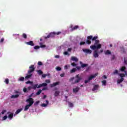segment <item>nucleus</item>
Returning <instances> with one entry per match:
<instances>
[{
    "instance_id": "obj_32",
    "label": "nucleus",
    "mask_w": 127,
    "mask_h": 127,
    "mask_svg": "<svg viewBox=\"0 0 127 127\" xmlns=\"http://www.w3.org/2000/svg\"><path fill=\"white\" fill-rule=\"evenodd\" d=\"M22 38H24V39H26L27 38V35L25 33H23L22 34Z\"/></svg>"
},
{
    "instance_id": "obj_27",
    "label": "nucleus",
    "mask_w": 127,
    "mask_h": 127,
    "mask_svg": "<svg viewBox=\"0 0 127 127\" xmlns=\"http://www.w3.org/2000/svg\"><path fill=\"white\" fill-rule=\"evenodd\" d=\"M41 92H42V90L41 89H39L38 92L36 93V95L37 96H39L40 94H41Z\"/></svg>"
},
{
    "instance_id": "obj_38",
    "label": "nucleus",
    "mask_w": 127,
    "mask_h": 127,
    "mask_svg": "<svg viewBox=\"0 0 127 127\" xmlns=\"http://www.w3.org/2000/svg\"><path fill=\"white\" fill-rule=\"evenodd\" d=\"M99 43H100V40H96L95 41V43H94V44H95V45H97V44H99Z\"/></svg>"
},
{
    "instance_id": "obj_2",
    "label": "nucleus",
    "mask_w": 127,
    "mask_h": 127,
    "mask_svg": "<svg viewBox=\"0 0 127 127\" xmlns=\"http://www.w3.org/2000/svg\"><path fill=\"white\" fill-rule=\"evenodd\" d=\"M26 103H28V105L30 106H32L33 104L34 103V100H33V98H29L28 99H26Z\"/></svg>"
},
{
    "instance_id": "obj_61",
    "label": "nucleus",
    "mask_w": 127,
    "mask_h": 127,
    "mask_svg": "<svg viewBox=\"0 0 127 127\" xmlns=\"http://www.w3.org/2000/svg\"><path fill=\"white\" fill-rule=\"evenodd\" d=\"M61 77H64L65 76V73H62L60 74Z\"/></svg>"
},
{
    "instance_id": "obj_34",
    "label": "nucleus",
    "mask_w": 127,
    "mask_h": 127,
    "mask_svg": "<svg viewBox=\"0 0 127 127\" xmlns=\"http://www.w3.org/2000/svg\"><path fill=\"white\" fill-rule=\"evenodd\" d=\"M90 48H91V49H93V50L97 49V47L95 45L91 46Z\"/></svg>"
},
{
    "instance_id": "obj_24",
    "label": "nucleus",
    "mask_w": 127,
    "mask_h": 127,
    "mask_svg": "<svg viewBox=\"0 0 127 127\" xmlns=\"http://www.w3.org/2000/svg\"><path fill=\"white\" fill-rule=\"evenodd\" d=\"M38 84H37L33 85V86H32V88L33 90H36V88H38Z\"/></svg>"
},
{
    "instance_id": "obj_23",
    "label": "nucleus",
    "mask_w": 127,
    "mask_h": 127,
    "mask_svg": "<svg viewBox=\"0 0 127 127\" xmlns=\"http://www.w3.org/2000/svg\"><path fill=\"white\" fill-rule=\"evenodd\" d=\"M21 111H22V108H20V109L17 110L15 112V114L18 115V114H19V113H20V112H21Z\"/></svg>"
},
{
    "instance_id": "obj_10",
    "label": "nucleus",
    "mask_w": 127,
    "mask_h": 127,
    "mask_svg": "<svg viewBox=\"0 0 127 127\" xmlns=\"http://www.w3.org/2000/svg\"><path fill=\"white\" fill-rule=\"evenodd\" d=\"M80 64H81V68H85V67H88V64H83L81 62H80Z\"/></svg>"
},
{
    "instance_id": "obj_37",
    "label": "nucleus",
    "mask_w": 127,
    "mask_h": 127,
    "mask_svg": "<svg viewBox=\"0 0 127 127\" xmlns=\"http://www.w3.org/2000/svg\"><path fill=\"white\" fill-rule=\"evenodd\" d=\"M37 72L38 73L39 75H42L43 74V72H42V71H41L40 69L37 70Z\"/></svg>"
},
{
    "instance_id": "obj_58",
    "label": "nucleus",
    "mask_w": 127,
    "mask_h": 127,
    "mask_svg": "<svg viewBox=\"0 0 127 127\" xmlns=\"http://www.w3.org/2000/svg\"><path fill=\"white\" fill-rule=\"evenodd\" d=\"M76 68L77 70H80L81 69V68H82V67H81V66H76Z\"/></svg>"
},
{
    "instance_id": "obj_44",
    "label": "nucleus",
    "mask_w": 127,
    "mask_h": 127,
    "mask_svg": "<svg viewBox=\"0 0 127 127\" xmlns=\"http://www.w3.org/2000/svg\"><path fill=\"white\" fill-rule=\"evenodd\" d=\"M41 106H42V107H47V106H48V105H47L45 103H43L42 104H41Z\"/></svg>"
},
{
    "instance_id": "obj_4",
    "label": "nucleus",
    "mask_w": 127,
    "mask_h": 127,
    "mask_svg": "<svg viewBox=\"0 0 127 127\" xmlns=\"http://www.w3.org/2000/svg\"><path fill=\"white\" fill-rule=\"evenodd\" d=\"M29 70L28 71V74H31L32 72H34V70H35V67H34V65L32 64L29 67Z\"/></svg>"
},
{
    "instance_id": "obj_55",
    "label": "nucleus",
    "mask_w": 127,
    "mask_h": 127,
    "mask_svg": "<svg viewBox=\"0 0 127 127\" xmlns=\"http://www.w3.org/2000/svg\"><path fill=\"white\" fill-rule=\"evenodd\" d=\"M46 77H47V75H46V74H43V75H42V78H46Z\"/></svg>"
},
{
    "instance_id": "obj_29",
    "label": "nucleus",
    "mask_w": 127,
    "mask_h": 127,
    "mask_svg": "<svg viewBox=\"0 0 127 127\" xmlns=\"http://www.w3.org/2000/svg\"><path fill=\"white\" fill-rule=\"evenodd\" d=\"M77 69H76V68H72V69L70 70V73H75V72H76V70Z\"/></svg>"
},
{
    "instance_id": "obj_15",
    "label": "nucleus",
    "mask_w": 127,
    "mask_h": 127,
    "mask_svg": "<svg viewBox=\"0 0 127 127\" xmlns=\"http://www.w3.org/2000/svg\"><path fill=\"white\" fill-rule=\"evenodd\" d=\"M104 53L105 55H111L112 54V52H111L110 50L105 51Z\"/></svg>"
},
{
    "instance_id": "obj_19",
    "label": "nucleus",
    "mask_w": 127,
    "mask_h": 127,
    "mask_svg": "<svg viewBox=\"0 0 127 127\" xmlns=\"http://www.w3.org/2000/svg\"><path fill=\"white\" fill-rule=\"evenodd\" d=\"M126 66H122L121 68L120 69V70L121 71V72H126Z\"/></svg>"
},
{
    "instance_id": "obj_1",
    "label": "nucleus",
    "mask_w": 127,
    "mask_h": 127,
    "mask_svg": "<svg viewBox=\"0 0 127 127\" xmlns=\"http://www.w3.org/2000/svg\"><path fill=\"white\" fill-rule=\"evenodd\" d=\"M61 33L60 32H58L57 33H55V32H52L50 33L47 36L45 37V39H47V38H50L51 37L52 38H53V37H55V35H59Z\"/></svg>"
},
{
    "instance_id": "obj_54",
    "label": "nucleus",
    "mask_w": 127,
    "mask_h": 127,
    "mask_svg": "<svg viewBox=\"0 0 127 127\" xmlns=\"http://www.w3.org/2000/svg\"><path fill=\"white\" fill-rule=\"evenodd\" d=\"M115 59H116V56H115V55H113L111 60H115Z\"/></svg>"
},
{
    "instance_id": "obj_3",
    "label": "nucleus",
    "mask_w": 127,
    "mask_h": 127,
    "mask_svg": "<svg viewBox=\"0 0 127 127\" xmlns=\"http://www.w3.org/2000/svg\"><path fill=\"white\" fill-rule=\"evenodd\" d=\"M75 80L73 84H77L82 80V77L80 76V74H77L75 76Z\"/></svg>"
},
{
    "instance_id": "obj_47",
    "label": "nucleus",
    "mask_w": 127,
    "mask_h": 127,
    "mask_svg": "<svg viewBox=\"0 0 127 127\" xmlns=\"http://www.w3.org/2000/svg\"><path fill=\"white\" fill-rule=\"evenodd\" d=\"M40 102L39 101H36V102L34 103V106H38V104H39Z\"/></svg>"
},
{
    "instance_id": "obj_45",
    "label": "nucleus",
    "mask_w": 127,
    "mask_h": 127,
    "mask_svg": "<svg viewBox=\"0 0 127 127\" xmlns=\"http://www.w3.org/2000/svg\"><path fill=\"white\" fill-rule=\"evenodd\" d=\"M56 69H57V71H61V70H62L61 67H59V66H57V67H56Z\"/></svg>"
},
{
    "instance_id": "obj_25",
    "label": "nucleus",
    "mask_w": 127,
    "mask_h": 127,
    "mask_svg": "<svg viewBox=\"0 0 127 127\" xmlns=\"http://www.w3.org/2000/svg\"><path fill=\"white\" fill-rule=\"evenodd\" d=\"M18 81H20V82H23L24 81V77L23 76L20 77L18 79Z\"/></svg>"
},
{
    "instance_id": "obj_20",
    "label": "nucleus",
    "mask_w": 127,
    "mask_h": 127,
    "mask_svg": "<svg viewBox=\"0 0 127 127\" xmlns=\"http://www.w3.org/2000/svg\"><path fill=\"white\" fill-rule=\"evenodd\" d=\"M79 28V26L76 25L74 26L72 29H71V31H73L74 30H76V29H78Z\"/></svg>"
},
{
    "instance_id": "obj_14",
    "label": "nucleus",
    "mask_w": 127,
    "mask_h": 127,
    "mask_svg": "<svg viewBox=\"0 0 127 127\" xmlns=\"http://www.w3.org/2000/svg\"><path fill=\"white\" fill-rule=\"evenodd\" d=\"M58 85H59V82H57L50 84V87H51V88H53V87H55V86H57Z\"/></svg>"
},
{
    "instance_id": "obj_18",
    "label": "nucleus",
    "mask_w": 127,
    "mask_h": 127,
    "mask_svg": "<svg viewBox=\"0 0 127 127\" xmlns=\"http://www.w3.org/2000/svg\"><path fill=\"white\" fill-rule=\"evenodd\" d=\"M30 107H31V105H29L28 104L26 105L24 108L25 112H26V111H28V109L30 108Z\"/></svg>"
},
{
    "instance_id": "obj_26",
    "label": "nucleus",
    "mask_w": 127,
    "mask_h": 127,
    "mask_svg": "<svg viewBox=\"0 0 127 127\" xmlns=\"http://www.w3.org/2000/svg\"><path fill=\"white\" fill-rule=\"evenodd\" d=\"M124 78H122L117 81V83L118 84H121V83H122V82H123V81H124Z\"/></svg>"
},
{
    "instance_id": "obj_57",
    "label": "nucleus",
    "mask_w": 127,
    "mask_h": 127,
    "mask_svg": "<svg viewBox=\"0 0 127 127\" xmlns=\"http://www.w3.org/2000/svg\"><path fill=\"white\" fill-rule=\"evenodd\" d=\"M72 51V48H69L68 49H67V51L68 52H71V51Z\"/></svg>"
},
{
    "instance_id": "obj_30",
    "label": "nucleus",
    "mask_w": 127,
    "mask_h": 127,
    "mask_svg": "<svg viewBox=\"0 0 127 127\" xmlns=\"http://www.w3.org/2000/svg\"><path fill=\"white\" fill-rule=\"evenodd\" d=\"M32 76V74H29L25 76V79H29V78H31Z\"/></svg>"
},
{
    "instance_id": "obj_52",
    "label": "nucleus",
    "mask_w": 127,
    "mask_h": 127,
    "mask_svg": "<svg viewBox=\"0 0 127 127\" xmlns=\"http://www.w3.org/2000/svg\"><path fill=\"white\" fill-rule=\"evenodd\" d=\"M64 55H68V56H69L70 55V54H69V53H68V52H64Z\"/></svg>"
},
{
    "instance_id": "obj_12",
    "label": "nucleus",
    "mask_w": 127,
    "mask_h": 127,
    "mask_svg": "<svg viewBox=\"0 0 127 127\" xmlns=\"http://www.w3.org/2000/svg\"><path fill=\"white\" fill-rule=\"evenodd\" d=\"M47 86V83H43L42 84H40L38 86V89H39V88H41V87H46Z\"/></svg>"
},
{
    "instance_id": "obj_49",
    "label": "nucleus",
    "mask_w": 127,
    "mask_h": 127,
    "mask_svg": "<svg viewBox=\"0 0 127 127\" xmlns=\"http://www.w3.org/2000/svg\"><path fill=\"white\" fill-rule=\"evenodd\" d=\"M5 82L6 83V84H7H7H8V83H9V80H8V79H6L5 80Z\"/></svg>"
},
{
    "instance_id": "obj_62",
    "label": "nucleus",
    "mask_w": 127,
    "mask_h": 127,
    "mask_svg": "<svg viewBox=\"0 0 127 127\" xmlns=\"http://www.w3.org/2000/svg\"><path fill=\"white\" fill-rule=\"evenodd\" d=\"M45 90H47V87H44L42 88V91H45Z\"/></svg>"
},
{
    "instance_id": "obj_40",
    "label": "nucleus",
    "mask_w": 127,
    "mask_h": 127,
    "mask_svg": "<svg viewBox=\"0 0 127 127\" xmlns=\"http://www.w3.org/2000/svg\"><path fill=\"white\" fill-rule=\"evenodd\" d=\"M45 82L46 84H49L51 82L50 79H46Z\"/></svg>"
},
{
    "instance_id": "obj_53",
    "label": "nucleus",
    "mask_w": 127,
    "mask_h": 127,
    "mask_svg": "<svg viewBox=\"0 0 127 127\" xmlns=\"http://www.w3.org/2000/svg\"><path fill=\"white\" fill-rule=\"evenodd\" d=\"M38 65L39 66H41V65H42V62H38Z\"/></svg>"
},
{
    "instance_id": "obj_17",
    "label": "nucleus",
    "mask_w": 127,
    "mask_h": 127,
    "mask_svg": "<svg viewBox=\"0 0 127 127\" xmlns=\"http://www.w3.org/2000/svg\"><path fill=\"white\" fill-rule=\"evenodd\" d=\"M99 85L96 84L94 86L93 88L92 89V91H96V90H98L99 89Z\"/></svg>"
},
{
    "instance_id": "obj_43",
    "label": "nucleus",
    "mask_w": 127,
    "mask_h": 127,
    "mask_svg": "<svg viewBox=\"0 0 127 127\" xmlns=\"http://www.w3.org/2000/svg\"><path fill=\"white\" fill-rule=\"evenodd\" d=\"M85 44H86V42H81L79 44L80 46L85 45Z\"/></svg>"
},
{
    "instance_id": "obj_56",
    "label": "nucleus",
    "mask_w": 127,
    "mask_h": 127,
    "mask_svg": "<svg viewBox=\"0 0 127 127\" xmlns=\"http://www.w3.org/2000/svg\"><path fill=\"white\" fill-rule=\"evenodd\" d=\"M23 92L24 93H26V92H27V89H26V88H24Z\"/></svg>"
},
{
    "instance_id": "obj_60",
    "label": "nucleus",
    "mask_w": 127,
    "mask_h": 127,
    "mask_svg": "<svg viewBox=\"0 0 127 127\" xmlns=\"http://www.w3.org/2000/svg\"><path fill=\"white\" fill-rule=\"evenodd\" d=\"M74 77H71L69 79L70 82L73 81L74 80Z\"/></svg>"
},
{
    "instance_id": "obj_16",
    "label": "nucleus",
    "mask_w": 127,
    "mask_h": 127,
    "mask_svg": "<svg viewBox=\"0 0 127 127\" xmlns=\"http://www.w3.org/2000/svg\"><path fill=\"white\" fill-rule=\"evenodd\" d=\"M71 61H75V62H78L79 60L78 59V58L75 57H71Z\"/></svg>"
},
{
    "instance_id": "obj_64",
    "label": "nucleus",
    "mask_w": 127,
    "mask_h": 127,
    "mask_svg": "<svg viewBox=\"0 0 127 127\" xmlns=\"http://www.w3.org/2000/svg\"><path fill=\"white\" fill-rule=\"evenodd\" d=\"M60 57L59 55H57L55 56V58H60Z\"/></svg>"
},
{
    "instance_id": "obj_63",
    "label": "nucleus",
    "mask_w": 127,
    "mask_h": 127,
    "mask_svg": "<svg viewBox=\"0 0 127 127\" xmlns=\"http://www.w3.org/2000/svg\"><path fill=\"white\" fill-rule=\"evenodd\" d=\"M64 69L65 70H66L67 69H68V66L67 65H65L64 67Z\"/></svg>"
},
{
    "instance_id": "obj_39",
    "label": "nucleus",
    "mask_w": 127,
    "mask_h": 127,
    "mask_svg": "<svg viewBox=\"0 0 127 127\" xmlns=\"http://www.w3.org/2000/svg\"><path fill=\"white\" fill-rule=\"evenodd\" d=\"M102 83L104 86H106V85H107V81L106 80L102 81Z\"/></svg>"
},
{
    "instance_id": "obj_41",
    "label": "nucleus",
    "mask_w": 127,
    "mask_h": 127,
    "mask_svg": "<svg viewBox=\"0 0 127 127\" xmlns=\"http://www.w3.org/2000/svg\"><path fill=\"white\" fill-rule=\"evenodd\" d=\"M39 48H40V46H35L34 47V49H35L36 50H37V49H39Z\"/></svg>"
},
{
    "instance_id": "obj_59",
    "label": "nucleus",
    "mask_w": 127,
    "mask_h": 127,
    "mask_svg": "<svg viewBox=\"0 0 127 127\" xmlns=\"http://www.w3.org/2000/svg\"><path fill=\"white\" fill-rule=\"evenodd\" d=\"M89 82H90V80L88 79L87 80H85L84 83L85 84H87V83H89Z\"/></svg>"
},
{
    "instance_id": "obj_33",
    "label": "nucleus",
    "mask_w": 127,
    "mask_h": 127,
    "mask_svg": "<svg viewBox=\"0 0 127 127\" xmlns=\"http://www.w3.org/2000/svg\"><path fill=\"white\" fill-rule=\"evenodd\" d=\"M73 106H74V105L73 104V103L71 102H68V107H69V108H72V107Z\"/></svg>"
},
{
    "instance_id": "obj_35",
    "label": "nucleus",
    "mask_w": 127,
    "mask_h": 127,
    "mask_svg": "<svg viewBox=\"0 0 127 127\" xmlns=\"http://www.w3.org/2000/svg\"><path fill=\"white\" fill-rule=\"evenodd\" d=\"M40 48L41 47V48H45V47H46V46L45 45H43L42 43H40Z\"/></svg>"
},
{
    "instance_id": "obj_50",
    "label": "nucleus",
    "mask_w": 127,
    "mask_h": 127,
    "mask_svg": "<svg viewBox=\"0 0 127 127\" xmlns=\"http://www.w3.org/2000/svg\"><path fill=\"white\" fill-rule=\"evenodd\" d=\"M26 84H32V82L29 81V80H28L27 81H26L25 82Z\"/></svg>"
},
{
    "instance_id": "obj_46",
    "label": "nucleus",
    "mask_w": 127,
    "mask_h": 127,
    "mask_svg": "<svg viewBox=\"0 0 127 127\" xmlns=\"http://www.w3.org/2000/svg\"><path fill=\"white\" fill-rule=\"evenodd\" d=\"M6 119H7V116H4L2 118V121H5V120H6Z\"/></svg>"
},
{
    "instance_id": "obj_13",
    "label": "nucleus",
    "mask_w": 127,
    "mask_h": 127,
    "mask_svg": "<svg viewBox=\"0 0 127 127\" xmlns=\"http://www.w3.org/2000/svg\"><path fill=\"white\" fill-rule=\"evenodd\" d=\"M26 44H27V45H30L31 46H34V43H33V41H32L26 42Z\"/></svg>"
},
{
    "instance_id": "obj_21",
    "label": "nucleus",
    "mask_w": 127,
    "mask_h": 127,
    "mask_svg": "<svg viewBox=\"0 0 127 127\" xmlns=\"http://www.w3.org/2000/svg\"><path fill=\"white\" fill-rule=\"evenodd\" d=\"M19 97V95H18V94H16V95H12L11 96V98H12V99H15V98H18Z\"/></svg>"
},
{
    "instance_id": "obj_22",
    "label": "nucleus",
    "mask_w": 127,
    "mask_h": 127,
    "mask_svg": "<svg viewBox=\"0 0 127 127\" xmlns=\"http://www.w3.org/2000/svg\"><path fill=\"white\" fill-rule=\"evenodd\" d=\"M59 94H60V92L59 91H56L55 92V97H58V96L59 95Z\"/></svg>"
},
{
    "instance_id": "obj_8",
    "label": "nucleus",
    "mask_w": 127,
    "mask_h": 127,
    "mask_svg": "<svg viewBox=\"0 0 127 127\" xmlns=\"http://www.w3.org/2000/svg\"><path fill=\"white\" fill-rule=\"evenodd\" d=\"M97 76H98V73H95L94 75H91L88 78L89 81H91V80H93V79H94V78H96Z\"/></svg>"
},
{
    "instance_id": "obj_42",
    "label": "nucleus",
    "mask_w": 127,
    "mask_h": 127,
    "mask_svg": "<svg viewBox=\"0 0 127 127\" xmlns=\"http://www.w3.org/2000/svg\"><path fill=\"white\" fill-rule=\"evenodd\" d=\"M114 75H116V74H119V71L118 70H115L113 72Z\"/></svg>"
},
{
    "instance_id": "obj_48",
    "label": "nucleus",
    "mask_w": 127,
    "mask_h": 127,
    "mask_svg": "<svg viewBox=\"0 0 127 127\" xmlns=\"http://www.w3.org/2000/svg\"><path fill=\"white\" fill-rule=\"evenodd\" d=\"M71 66H73V67H75V66H77V64H75V63H73L71 64Z\"/></svg>"
},
{
    "instance_id": "obj_11",
    "label": "nucleus",
    "mask_w": 127,
    "mask_h": 127,
    "mask_svg": "<svg viewBox=\"0 0 127 127\" xmlns=\"http://www.w3.org/2000/svg\"><path fill=\"white\" fill-rule=\"evenodd\" d=\"M80 90V87H76L75 88H73L72 89L73 92V93H78Z\"/></svg>"
},
{
    "instance_id": "obj_28",
    "label": "nucleus",
    "mask_w": 127,
    "mask_h": 127,
    "mask_svg": "<svg viewBox=\"0 0 127 127\" xmlns=\"http://www.w3.org/2000/svg\"><path fill=\"white\" fill-rule=\"evenodd\" d=\"M102 48V45L99 44L96 46V49H101Z\"/></svg>"
},
{
    "instance_id": "obj_9",
    "label": "nucleus",
    "mask_w": 127,
    "mask_h": 127,
    "mask_svg": "<svg viewBox=\"0 0 127 127\" xmlns=\"http://www.w3.org/2000/svg\"><path fill=\"white\" fill-rule=\"evenodd\" d=\"M7 115H9L8 116V118L10 120H12V118H13V113H11L10 112H8L7 113Z\"/></svg>"
},
{
    "instance_id": "obj_31",
    "label": "nucleus",
    "mask_w": 127,
    "mask_h": 127,
    "mask_svg": "<svg viewBox=\"0 0 127 127\" xmlns=\"http://www.w3.org/2000/svg\"><path fill=\"white\" fill-rule=\"evenodd\" d=\"M119 76L121 77V78H124V77H126V74L120 73V74H119Z\"/></svg>"
},
{
    "instance_id": "obj_7",
    "label": "nucleus",
    "mask_w": 127,
    "mask_h": 127,
    "mask_svg": "<svg viewBox=\"0 0 127 127\" xmlns=\"http://www.w3.org/2000/svg\"><path fill=\"white\" fill-rule=\"evenodd\" d=\"M99 52H98V50H95L93 53V57L94 58H98L99 57Z\"/></svg>"
},
{
    "instance_id": "obj_51",
    "label": "nucleus",
    "mask_w": 127,
    "mask_h": 127,
    "mask_svg": "<svg viewBox=\"0 0 127 127\" xmlns=\"http://www.w3.org/2000/svg\"><path fill=\"white\" fill-rule=\"evenodd\" d=\"M4 113H6V110H2V112H1V114L2 115H3V114H4Z\"/></svg>"
},
{
    "instance_id": "obj_6",
    "label": "nucleus",
    "mask_w": 127,
    "mask_h": 127,
    "mask_svg": "<svg viewBox=\"0 0 127 127\" xmlns=\"http://www.w3.org/2000/svg\"><path fill=\"white\" fill-rule=\"evenodd\" d=\"M82 51H83V52L85 53H86V54H91L92 53V50L87 49H82Z\"/></svg>"
},
{
    "instance_id": "obj_36",
    "label": "nucleus",
    "mask_w": 127,
    "mask_h": 127,
    "mask_svg": "<svg viewBox=\"0 0 127 127\" xmlns=\"http://www.w3.org/2000/svg\"><path fill=\"white\" fill-rule=\"evenodd\" d=\"M98 39V36H94V37H92V38L91 39V40L92 41H94V40H97Z\"/></svg>"
},
{
    "instance_id": "obj_5",
    "label": "nucleus",
    "mask_w": 127,
    "mask_h": 127,
    "mask_svg": "<svg viewBox=\"0 0 127 127\" xmlns=\"http://www.w3.org/2000/svg\"><path fill=\"white\" fill-rule=\"evenodd\" d=\"M92 38H93V36L90 35V36H88L87 37V39H86V44H88L90 45L91 44V40H92Z\"/></svg>"
}]
</instances>
